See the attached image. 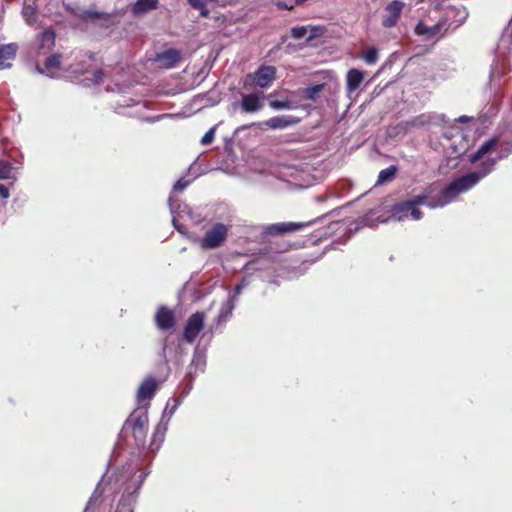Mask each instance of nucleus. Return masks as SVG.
Returning <instances> with one entry per match:
<instances>
[{"mask_svg":"<svg viewBox=\"0 0 512 512\" xmlns=\"http://www.w3.org/2000/svg\"><path fill=\"white\" fill-rule=\"evenodd\" d=\"M306 1L307 0H294L293 3H294V5H300V4H303Z\"/></svg>","mask_w":512,"mask_h":512,"instance_id":"obj_39","label":"nucleus"},{"mask_svg":"<svg viewBox=\"0 0 512 512\" xmlns=\"http://www.w3.org/2000/svg\"><path fill=\"white\" fill-rule=\"evenodd\" d=\"M459 121H461V122H465V121H466V117H464V116L460 117V118H459Z\"/></svg>","mask_w":512,"mask_h":512,"instance_id":"obj_40","label":"nucleus"},{"mask_svg":"<svg viewBox=\"0 0 512 512\" xmlns=\"http://www.w3.org/2000/svg\"><path fill=\"white\" fill-rule=\"evenodd\" d=\"M0 195L4 199H7L9 197V195H10L8 188L5 185L1 184V183H0Z\"/></svg>","mask_w":512,"mask_h":512,"instance_id":"obj_35","label":"nucleus"},{"mask_svg":"<svg viewBox=\"0 0 512 512\" xmlns=\"http://www.w3.org/2000/svg\"><path fill=\"white\" fill-rule=\"evenodd\" d=\"M82 62H84V60H81V62L79 63V66L70 65V67L67 69V71H70L71 73H74V74H83V73H85L86 69L81 64Z\"/></svg>","mask_w":512,"mask_h":512,"instance_id":"obj_32","label":"nucleus"},{"mask_svg":"<svg viewBox=\"0 0 512 512\" xmlns=\"http://www.w3.org/2000/svg\"><path fill=\"white\" fill-rule=\"evenodd\" d=\"M361 57L367 64H375L379 58V53L375 47H368L362 52Z\"/></svg>","mask_w":512,"mask_h":512,"instance_id":"obj_23","label":"nucleus"},{"mask_svg":"<svg viewBox=\"0 0 512 512\" xmlns=\"http://www.w3.org/2000/svg\"><path fill=\"white\" fill-rule=\"evenodd\" d=\"M11 164L6 161H0V179L5 180L8 179L11 175Z\"/></svg>","mask_w":512,"mask_h":512,"instance_id":"obj_26","label":"nucleus"},{"mask_svg":"<svg viewBox=\"0 0 512 512\" xmlns=\"http://www.w3.org/2000/svg\"><path fill=\"white\" fill-rule=\"evenodd\" d=\"M55 32L52 29L44 30L39 36V50H51L55 45Z\"/></svg>","mask_w":512,"mask_h":512,"instance_id":"obj_16","label":"nucleus"},{"mask_svg":"<svg viewBox=\"0 0 512 512\" xmlns=\"http://www.w3.org/2000/svg\"><path fill=\"white\" fill-rule=\"evenodd\" d=\"M155 323L161 330L172 329L176 324L174 312L166 306H160L155 314Z\"/></svg>","mask_w":512,"mask_h":512,"instance_id":"obj_9","label":"nucleus"},{"mask_svg":"<svg viewBox=\"0 0 512 512\" xmlns=\"http://www.w3.org/2000/svg\"><path fill=\"white\" fill-rule=\"evenodd\" d=\"M215 131H216L215 127L209 129L204 134V136L201 138V144L202 145H209V144H211L213 142L214 138H215Z\"/></svg>","mask_w":512,"mask_h":512,"instance_id":"obj_28","label":"nucleus"},{"mask_svg":"<svg viewBox=\"0 0 512 512\" xmlns=\"http://www.w3.org/2000/svg\"><path fill=\"white\" fill-rule=\"evenodd\" d=\"M158 389V383L154 377H146L137 390V401L143 403L144 401L151 400Z\"/></svg>","mask_w":512,"mask_h":512,"instance_id":"obj_10","label":"nucleus"},{"mask_svg":"<svg viewBox=\"0 0 512 512\" xmlns=\"http://www.w3.org/2000/svg\"><path fill=\"white\" fill-rule=\"evenodd\" d=\"M146 419L141 417L134 420L132 424L133 435L136 439H140L141 441L145 438V428H146Z\"/></svg>","mask_w":512,"mask_h":512,"instance_id":"obj_21","label":"nucleus"},{"mask_svg":"<svg viewBox=\"0 0 512 512\" xmlns=\"http://www.w3.org/2000/svg\"><path fill=\"white\" fill-rule=\"evenodd\" d=\"M228 234L227 227L222 223H216L209 229L201 239L200 245L203 249H214L223 244Z\"/></svg>","mask_w":512,"mask_h":512,"instance_id":"obj_3","label":"nucleus"},{"mask_svg":"<svg viewBox=\"0 0 512 512\" xmlns=\"http://www.w3.org/2000/svg\"><path fill=\"white\" fill-rule=\"evenodd\" d=\"M157 5L158 0H137L132 7V11L139 14L157 8Z\"/></svg>","mask_w":512,"mask_h":512,"instance_id":"obj_17","label":"nucleus"},{"mask_svg":"<svg viewBox=\"0 0 512 512\" xmlns=\"http://www.w3.org/2000/svg\"><path fill=\"white\" fill-rule=\"evenodd\" d=\"M403 8L404 3L402 1L394 0L391 3H389L385 7V14L383 15L382 18V25L385 28L394 27L400 18Z\"/></svg>","mask_w":512,"mask_h":512,"instance_id":"obj_7","label":"nucleus"},{"mask_svg":"<svg viewBox=\"0 0 512 512\" xmlns=\"http://www.w3.org/2000/svg\"><path fill=\"white\" fill-rule=\"evenodd\" d=\"M364 80V73L356 68H352L347 72L346 82L347 90L353 92L359 88Z\"/></svg>","mask_w":512,"mask_h":512,"instance_id":"obj_15","label":"nucleus"},{"mask_svg":"<svg viewBox=\"0 0 512 512\" xmlns=\"http://www.w3.org/2000/svg\"><path fill=\"white\" fill-rule=\"evenodd\" d=\"M84 15L88 19H106V14L94 10H86Z\"/></svg>","mask_w":512,"mask_h":512,"instance_id":"obj_29","label":"nucleus"},{"mask_svg":"<svg viewBox=\"0 0 512 512\" xmlns=\"http://www.w3.org/2000/svg\"><path fill=\"white\" fill-rule=\"evenodd\" d=\"M23 15L29 24L35 20V10L31 7L24 8Z\"/></svg>","mask_w":512,"mask_h":512,"instance_id":"obj_30","label":"nucleus"},{"mask_svg":"<svg viewBox=\"0 0 512 512\" xmlns=\"http://www.w3.org/2000/svg\"><path fill=\"white\" fill-rule=\"evenodd\" d=\"M277 69L271 65H261L256 71L248 73L242 80L244 89L249 90L253 87L261 89L269 88L276 80Z\"/></svg>","mask_w":512,"mask_h":512,"instance_id":"obj_2","label":"nucleus"},{"mask_svg":"<svg viewBox=\"0 0 512 512\" xmlns=\"http://www.w3.org/2000/svg\"><path fill=\"white\" fill-rule=\"evenodd\" d=\"M498 142H499L498 137H492V138L486 140L485 142H483L478 147V149L474 153L471 154L470 162L475 163V162L479 161L484 155L491 152L496 147Z\"/></svg>","mask_w":512,"mask_h":512,"instance_id":"obj_13","label":"nucleus"},{"mask_svg":"<svg viewBox=\"0 0 512 512\" xmlns=\"http://www.w3.org/2000/svg\"><path fill=\"white\" fill-rule=\"evenodd\" d=\"M324 87L325 83L307 87L302 91V96L307 100L315 101L318 98L319 94L324 90Z\"/></svg>","mask_w":512,"mask_h":512,"instance_id":"obj_19","label":"nucleus"},{"mask_svg":"<svg viewBox=\"0 0 512 512\" xmlns=\"http://www.w3.org/2000/svg\"><path fill=\"white\" fill-rule=\"evenodd\" d=\"M61 68V55L58 53L50 55L44 62L43 73L49 77H55Z\"/></svg>","mask_w":512,"mask_h":512,"instance_id":"obj_14","label":"nucleus"},{"mask_svg":"<svg viewBox=\"0 0 512 512\" xmlns=\"http://www.w3.org/2000/svg\"><path fill=\"white\" fill-rule=\"evenodd\" d=\"M511 153H512V141L502 142L500 145V151H499L498 157L497 158H489V159L481 162L475 171H477L483 163H485L489 160L495 161V165H494V167H495L497 160L504 159V158L508 157Z\"/></svg>","mask_w":512,"mask_h":512,"instance_id":"obj_20","label":"nucleus"},{"mask_svg":"<svg viewBox=\"0 0 512 512\" xmlns=\"http://www.w3.org/2000/svg\"><path fill=\"white\" fill-rule=\"evenodd\" d=\"M189 182L185 179H179L178 181H176V183L174 184L173 186V190L175 192H182L187 186H188Z\"/></svg>","mask_w":512,"mask_h":512,"instance_id":"obj_31","label":"nucleus"},{"mask_svg":"<svg viewBox=\"0 0 512 512\" xmlns=\"http://www.w3.org/2000/svg\"><path fill=\"white\" fill-rule=\"evenodd\" d=\"M264 93L261 91H255L249 94L241 95L240 106L245 113H255L262 110Z\"/></svg>","mask_w":512,"mask_h":512,"instance_id":"obj_6","label":"nucleus"},{"mask_svg":"<svg viewBox=\"0 0 512 512\" xmlns=\"http://www.w3.org/2000/svg\"><path fill=\"white\" fill-rule=\"evenodd\" d=\"M208 0H187L189 5L200 12L201 17H208L209 10L207 8Z\"/></svg>","mask_w":512,"mask_h":512,"instance_id":"obj_22","label":"nucleus"},{"mask_svg":"<svg viewBox=\"0 0 512 512\" xmlns=\"http://www.w3.org/2000/svg\"><path fill=\"white\" fill-rule=\"evenodd\" d=\"M82 57H88L90 60H94V54L93 53H85L82 55Z\"/></svg>","mask_w":512,"mask_h":512,"instance_id":"obj_38","label":"nucleus"},{"mask_svg":"<svg viewBox=\"0 0 512 512\" xmlns=\"http://www.w3.org/2000/svg\"><path fill=\"white\" fill-rule=\"evenodd\" d=\"M494 165L495 161L489 160L483 163L477 171L469 172L454 179L440 191L438 197L430 196L433 189L432 186H429L422 194L394 204L391 209L392 216L398 220H403L410 215L413 219L419 220L423 216L422 211L418 208L419 205L426 204L432 209L444 207L455 200L459 194L468 192L482 179L492 173L494 171Z\"/></svg>","mask_w":512,"mask_h":512,"instance_id":"obj_1","label":"nucleus"},{"mask_svg":"<svg viewBox=\"0 0 512 512\" xmlns=\"http://www.w3.org/2000/svg\"><path fill=\"white\" fill-rule=\"evenodd\" d=\"M307 34V28L305 26H296L291 29V36L294 39H301Z\"/></svg>","mask_w":512,"mask_h":512,"instance_id":"obj_27","label":"nucleus"},{"mask_svg":"<svg viewBox=\"0 0 512 512\" xmlns=\"http://www.w3.org/2000/svg\"><path fill=\"white\" fill-rule=\"evenodd\" d=\"M104 71L102 69L96 70L93 73L92 82L94 84H100L103 81Z\"/></svg>","mask_w":512,"mask_h":512,"instance_id":"obj_33","label":"nucleus"},{"mask_svg":"<svg viewBox=\"0 0 512 512\" xmlns=\"http://www.w3.org/2000/svg\"><path fill=\"white\" fill-rule=\"evenodd\" d=\"M397 171L398 168L395 165H391L381 170L378 174L377 184H383L392 181L396 176Z\"/></svg>","mask_w":512,"mask_h":512,"instance_id":"obj_18","label":"nucleus"},{"mask_svg":"<svg viewBox=\"0 0 512 512\" xmlns=\"http://www.w3.org/2000/svg\"><path fill=\"white\" fill-rule=\"evenodd\" d=\"M18 48L16 43L3 44L0 46V70L11 67V61L15 59Z\"/></svg>","mask_w":512,"mask_h":512,"instance_id":"obj_12","label":"nucleus"},{"mask_svg":"<svg viewBox=\"0 0 512 512\" xmlns=\"http://www.w3.org/2000/svg\"><path fill=\"white\" fill-rule=\"evenodd\" d=\"M84 512H88V507H86L85 511Z\"/></svg>","mask_w":512,"mask_h":512,"instance_id":"obj_41","label":"nucleus"},{"mask_svg":"<svg viewBox=\"0 0 512 512\" xmlns=\"http://www.w3.org/2000/svg\"><path fill=\"white\" fill-rule=\"evenodd\" d=\"M181 60V52L177 49L170 48L161 53L156 54L154 61L160 68L170 69L175 67Z\"/></svg>","mask_w":512,"mask_h":512,"instance_id":"obj_8","label":"nucleus"},{"mask_svg":"<svg viewBox=\"0 0 512 512\" xmlns=\"http://www.w3.org/2000/svg\"><path fill=\"white\" fill-rule=\"evenodd\" d=\"M244 286H245V285H244V283H243V282H242V283H240V284H237V285L235 286V288H234V294H235V295H239V294H241L242 289H243V287H244Z\"/></svg>","mask_w":512,"mask_h":512,"instance_id":"obj_36","label":"nucleus"},{"mask_svg":"<svg viewBox=\"0 0 512 512\" xmlns=\"http://www.w3.org/2000/svg\"><path fill=\"white\" fill-rule=\"evenodd\" d=\"M205 313L197 311L189 316L183 331V338L186 342L192 343L196 340L204 328Z\"/></svg>","mask_w":512,"mask_h":512,"instance_id":"obj_4","label":"nucleus"},{"mask_svg":"<svg viewBox=\"0 0 512 512\" xmlns=\"http://www.w3.org/2000/svg\"><path fill=\"white\" fill-rule=\"evenodd\" d=\"M298 122L299 119L293 116H275L262 123H257V125H262L269 129H283L288 126L297 124ZM252 125H256V123H253Z\"/></svg>","mask_w":512,"mask_h":512,"instance_id":"obj_11","label":"nucleus"},{"mask_svg":"<svg viewBox=\"0 0 512 512\" xmlns=\"http://www.w3.org/2000/svg\"><path fill=\"white\" fill-rule=\"evenodd\" d=\"M294 6L295 5L293 2H290V3L286 2V1H278L277 2V7L279 9L291 10L294 8Z\"/></svg>","mask_w":512,"mask_h":512,"instance_id":"obj_34","label":"nucleus"},{"mask_svg":"<svg viewBox=\"0 0 512 512\" xmlns=\"http://www.w3.org/2000/svg\"><path fill=\"white\" fill-rule=\"evenodd\" d=\"M272 94L269 95V106L275 110L292 109L293 103L288 99L284 100H273Z\"/></svg>","mask_w":512,"mask_h":512,"instance_id":"obj_24","label":"nucleus"},{"mask_svg":"<svg viewBox=\"0 0 512 512\" xmlns=\"http://www.w3.org/2000/svg\"><path fill=\"white\" fill-rule=\"evenodd\" d=\"M438 30V26L435 25L433 27H427L425 25H423L422 23H419L417 26H416V33L418 35H428V36H433Z\"/></svg>","mask_w":512,"mask_h":512,"instance_id":"obj_25","label":"nucleus"},{"mask_svg":"<svg viewBox=\"0 0 512 512\" xmlns=\"http://www.w3.org/2000/svg\"><path fill=\"white\" fill-rule=\"evenodd\" d=\"M158 435L163 437V433H160V426H157V428H156V431L154 433V439H156L158 437Z\"/></svg>","mask_w":512,"mask_h":512,"instance_id":"obj_37","label":"nucleus"},{"mask_svg":"<svg viewBox=\"0 0 512 512\" xmlns=\"http://www.w3.org/2000/svg\"><path fill=\"white\" fill-rule=\"evenodd\" d=\"M316 219L307 222H282L272 224L267 228L269 235H282L302 230L305 227L311 226L316 223Z\"/></svg>","mask_w":512,"mask_h":512,"instance_id":"obj_5","label":"nucleus"}]
</instances>
